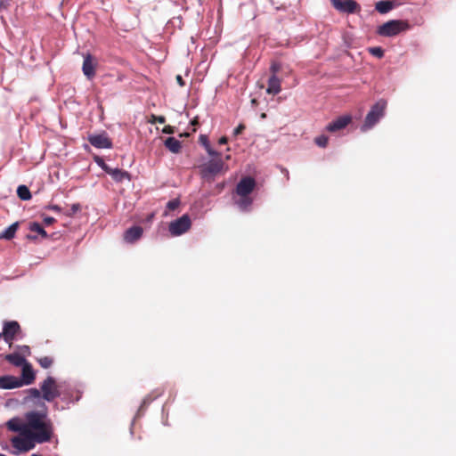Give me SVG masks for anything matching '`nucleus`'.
<instances>
[{
  "mask_svg": "<svg viewBox=\"0 0 456 456\" xmlns=\"http://www.w3.org/2000/svg\"><path fill=\"white\" fill-rule=\"evenodd\" d=\"M228 142V139L226 136H222L219 141H218V143L219 144H226Z\"/></svg>",
  "mask_w": 456,
  "mask_h": 456,
  "instance_id": "obj_42",
  "label": "nucleus"
},
{
  "mask_svg": "<svg viewBox=\"0 0 456 456\" xmlns=\"http://www.w3.org/2000/svg\"><path fill=\"white\" fill-rule=\"evenodd\" d=\"M180 205V200L178 199H175L169 200L167 204V208L170 211L175 210Z\"/></svg>",
  "mask_w": 456,
  "mask_h": 456,
  "instance_id": "obj_31",
  "label": "nucleus"
},
{
  "mask_svg": "<svg viewBox=\"0 0 456 456\" xmlns=\"http://www.w3.org/2000/svg\"><path fill=\"white\" fill-rule=\"evenodd\" d=\"M191 125H193V126L199 125L198 118H193V120L191 121Z\"/></svg>",
  "mask_w": 456,
  "mask_h": 456,
  "instance_id": "obj_44",
  "label": "nucleus"
},
{
  "mask_svg": "<svg viewBox=\"0 0 456 456\" xmlns=\"http://www.w3.org/2000/svg\"><path fill=\"white\" fill-rule=\"evenodd\" d=\"M18 228L19 223H13L0 234V239L12 240V238H14Z\"/></svg>",
  "mask_w": 456,
  "mask_h": 456,
  "instance_id": "obj_22",
  "label": "nucleus"
},
{
  "mask_svg": "<svg viewBox=\"0 0 456 456\" xmlns=\"http://www.w3.org/2000/svg\"><path fill=\"white\" fill-rule=\"evenodd\" d=\"M176 82L177 84L180 86H185V82L183 78V77L181 75H177L176 77Z\"/></svg>",
  "mask_w": 456,
  "mask_h": 456,
  "instance_id": "obj_39",
  "label": "nucleus"
},
{
  "mask_svg": "<svg viewBox=\"0 0 456 456\" xmlns=\"http://www.w3.org/2000/svg\"><path fill=\"white\" fill-rule=\"evenodd\" d=\"M28 432H30V430H28V428L23 427L22 433H21L23 437L13 438L12 445L15 448H17L20 451H23V452H28V451L31 450L34 447L35 441L28 436Z\"/></svg>",
  "mask_w": 456,
  "mask_h": 456,
  "instance_id": "obj_9",
  "label": "nucleus"
},
{
  "mask_svg": "<svg viewBox=\"0 0 456 456\" xmlns=\"http://www.w3.org/2000/svg\"><path fill=\"white\" fill-rule=\"evenodd\" d=\"M46 208L56 211V212L61 211V208L58 205H49L46 207Z\"/></svg>",
  "mask_w": 456,
  "mask_h": 456,
  "instance_id": "obj_40",
  "label": "nucleus"
},
{
  "mask_svg": "<svg viewBox=\"0 0 456 456\" xmlns=\"http://www.w3.org/2000/svg\"><path fill=\"white\" fill-rule=\"evenodd\" d=\"M88 142L91 145L98 149L112 148V142L105 132L99 134L89 135Z\"/></svg>",
  "mask_w": 456,
  "mask_h": 456,
  "instance_id": "obj_10",
  "label": "nucleus"
},
{
  "mask_svg": "<svg viewBox=\"0 0 456 456\" xmlns=\"http://www.w3.org/2000/svg\"><path fill=\"white\" fill-rule=\"evenodd\" d=\"M409 28L410 25L406 20H392L379 26L377 33L382 37H394Z\"/></svg>",
  "mask_w": 456,
  "mask_h": 456,
  "instance_id": "obj_3",
  "label": "nucleus"
},
{
  "mask_svg": "<svg viewBox=\"0 0 456 456\" xmlns=\"http://www.w3.org/2000/svg\"><path fill=\"white\" fill-rule=\"evenodd\" d=\"M164 145L173 153H179L182 149V143L175 137H168L165 140Z\"/></svg>",
  "mask_w": 456,
  "mask_h": 456,
  "instance_id": "obj_20",
  "label": "nucleus"
},
{
  "mask_svg": "<svg viewBox=\"0 0 456 456\" xmlns=\"http://www.w3.org/2000/svg\"><path fill=\"white\" fill-rule=\"evenodd\" d=\"M7 426H8L10 430L16 431V432L17 431H20L22 433L23 428H21V426L14 423L13 420L8 421Z\"/></svg>",
  "mask_w": 456,
  "mask_h": 456,
  "instance_id": "obj_33",
  "label": "nucleus"
},
{
  "mask_svg": "<svg viewBox=\"0 0 456 456\" xmlns=\"http://www.w3.org/2000/svg\"><path fill=\"white\" fill-rule=\"evenodd\" d=\"M95 160L98 163V165L101 166L102 167L103 164H105L103 162V160L101 158H99V157H97Z\"/></svg>",
  "mask_w": 456,
  "mask_h": 456,
  "instance_id": "obj_43",
  "label": "nucleus"
},
{
  "mask_svg": "<svg viewBox=\"0 0 456 456\" xmlns=\"http://www.w3.org/2000/svg\"><path fill=\"white\" fill-rule=\"evenodd\" d=\"M148 122L151 124H156V123L164 124L166 122V118L164 116H157V115L151 114Z\"/></svg>",
  "mask_w": 456,
  "mask_h": 456,
  "instance_id": "obj_29",
  "label": "nucleus"
},
{
  "mask_svg": "<svg viewBox=\"0 0 456 456\" xmlns=\"http://www.w3.org/2000/svg\"><path fill=\"white\" fill-rule=\"evenodd\" d=\"M387 102L380 100L377 102L367 114L364 123L362 126L363 131L371 128L384 116Z\"/></svg>",
  "mask_w": 456,
  "mask_h": 456,
  "instance_id": "obj_4",
  "label": "nucleus"
},
{
  "mask_svg": "<svg viewBox=\"0 0 456 456\" xmlns=\"http://www.w3.org/2000/svg\"><path fill=\"white\" fill-rule=\"evenodd\" d=\"M281 91V79L277 75H272L268 79V87L266 89L269 94H278Z\"/></svg>",
  "mask_w": 456,
  "mask_h": 456,
  "instance_id": "obj_19",
  "label": "nucleus"
},
{
  "mask_svg": "<svg viewBox=\"0 0 456 456\" xmlns=\"http://www.w3.org/2000/svg\"><path fill=\"white\" fill-rule=\"evenodd\" d=\"M240 199L238 200L237 203L241 209L246 210L252 204V199L249 198V196H240Z\"/></svg>",
  "mask_w": 456,
  "mask_h": 456,
  "instance_id": "obj_26",
  "label": "nucleus"
},
{
  "mask_svg": "<svg viewBox=\"0 0 456 456\" xmlns=\"http://www.w3.org/2000/svg\"><path fill=\"white\" fill-rule=\"evenodd\" d=\"M5 359L14 366H22L27 362L25 358L17 353L7 354Z\"/></svg>",
  "mask_w": 456,
  "mask_h": 456,
  "instance_id": "obj_23",
  "label": "nucleus"
},
{
  "mask_svg": "<svg viewBox=\"0 0 456 456\" xmlns=\"http://www.w3.org/2000/svg\"><path fill=\"white\" fill-rule=\"evenodd\" d=\"M28 393L30 398H39L42 396L41 389L30 388L28 390Z\"/></svg>",
  "mask_w": 456,
  "mask_h": 456,
  "instance_id": "obj_32",
  "label": "nucleus"
},
{
  "mask_svg": "<svg viewBox=\"0 0 456 456\" xmlns=\"http://www.w3.org/2000/svg\"><path fill=\"white\" fill-rule=\"evenodd\" d=\"M148 400H150V399H149V398H145V399L143 400V403H145Z\"/></svg>",
  "mask_w": 456,
  "mask_h": 456,
  "instance_id": "obj_46",
  "label": "nucleus"
},
{
  "mask_svg": "<svg viewBox=\"0 0 456 456\" xmlns=\"http://www.w3.org/2000/svg\"><path fill=\"white\" fill-rule=\"evenodd\" d=\"M17 195L22 200H28L32 197L29 189L26 185H20L18 187Z\"/></svg>",
  "mask_w": 456,
  "mask_h": 456,
  "instance_id": "obj_24",
  "label": "nucleus"
},
{
  "mask_svg": "<svg viewBox=\"0 0 456 456\" xmlns=\"http://www.w3.org/2000/svg\"><path fill=\"white\" fill-rule=\"evenodd\" d=\"M42 408L41 411H29L25 415L27 423L24 427L30 430L28 436L38 444L49 442L53 431V423L47 419V407L44 403Z\"/></svg>",
  "mask_w": 456,
  "mask_h": 456,
  "instance_id": "obj_1",
  "label": "nucleus"
},
{
  "mask_svg": "<svg viewBox=\"0 0 456 456\" xmlns=\"http://www.w3.org/2000/svg\"><path fill=\"white\" fill-rule=\"evenodd\" d=\"M27 238H28V240H36V239H37V237H36V236H33V235H30V234H28V235L27 236Z\"/></svg>",
  "mask_w": 456,
  "mask_h": 456,
  "instance_id": "obj_45",
  "label": "nucleus"
},
{
  "mask_svg": "<svg viewBox=\"0 0 456 456\" xmlns=\"http://www.w3.org/2000/svg\"><path fill=\"white\" fill-rule=\"evenodd\" d=\"M329 137L325 134H321L314 138V142L316 145L322 148H325L328 144Z\"/></svg>",
  "mask_w": 456,
  "mask_h": 456,
  "instance_id": "obj_28",
  "label": "nucleus"
},
{
  "mask_svg": "<svg viewBox=\"0 0 456 456\" xmlns=\"http://www.w3.org/2000/svg\"><path fill=\"white\" fill-rule=\"evenodd\" d=\"M256 187V181L250 176L243 177L236 186V193L239 196H249Z\"/></svg>",
  "mask_w": 456,
  "mask_h": 456,
  "instance_id": "obj_11",
  "label": "nucleus"
},
{
  "mask_svg": "<svg viewBox=\"0 0 456 456\" xmlns=\"http://www.w3.org/2000/svg\"><path fill=\"white\" fill-rule=\"evenodd\" d=\"M22 387V382L20 378L14 376H2L0 377V388L12 389Z\"/></svg>",
  "mask_w": 456,
  "mask_h": 456,
  "instance_id": "obj_17",
  "label": "nucleus"
},
{
  "mask_svg": "<svg viewBox=\"0 0 456 456\" xmlns=\"http://www.w3.org/2000/svg\"><path fill=\"white\" fill-rule=\"evenodd\" d=\"M369 52L378 58H382L384 56V51L381 47H372L370 48Z\"/></svg>",
  "mask_w": 456,
  "mask_h": 456,
  "instance_id": "obj_30",
  "label": "nucleus"
},
{
  "mask_svg": "<svg viewBox=\"0 0 456 456\" xmlns=\"http://www.w3.org/2000/svg\"><path fill=\"white\" fill-rule=\"evenodd\" d=\"M175 132V127L170 126V125H167L163 129H162V133L164 134H172Z\"/></svg>",
  "mask_w": 456,
  "mask_h": 456,
  "instance_id": "obj_36",
  "label": "nucleus"
},
{
  "mask_svg": "<svg viewBox=\"0 0 456 456\" xmlns=\"http://www.w3.org/2000/svg\"><path fill=\"white\" fill-rule=\"evenodd\" d=\"M191 219L187 215H183L169 224V232L173 236H179L186 232L191 227Z\"/></svg>",
  "mask_w": 456,
  "mask_h": 456,
  "instance_id": "obj_7",
  "label": "nucleus"
},
{
  "mask_svg": "<svg viewBox=\"0 0 456 456\" xmlns=\"http://www.w3.org/2000/svg\"><path fill=\"white\" fill-rule=\"evenodd\" d=\"M20 333V326L16 321L5 322L3 332H1L5 342L11 346L16 336Z\"/></svg>",
  "mask_w": 456,
  "mask_h": 456,
  "instance_id": "obj_8",
  "label": "nucleus"
},
{
  "mask_svg": "<svg viewBox=\"0 0 456 456\" xmlns=\"http://www.w3.org/2000/svg\"><path fill=\"white\" fill-rule=\"evenodd\" d=\"M29 230L31 232H37V234H39L42 238H45L46 239L48 237V234L47 232L45 231V229L43 228V226L37 223V222H33V223H30L29 224Z\"/></svg>",
  "mask_w": 456,
  "mask_h": 456,
  "instance_id": "obj_25",
  "label": "nucleus"
},
{
  "mask_svg": "<svg viewBox=\"0 0 456 456\" xmlns=\"http://www.w3.org/2000/svg\"><path fill=\"white\" fill-rule=\"evenodd\" d=\"M43 221H44V224L47 226L51 225L56 222L55 218H53L52 216H45Z\"/></svg>",
  "mask_w": 456,
  "mask_h": 456,
  "instance_id": "obj_37",
  "label": "nucleus"
},
{
  "mask_svg": "<svg viewBox=\"0 0 456 456\" xmlns=\"http://www.w3.org/2000/svg\"><path fill=\"white\" fill-rule=\"evenodd\" d=\"M351 122L350 116H342L338 118L336 120L330 122L327 126L326 130L334 133L344 129Z\"/></svg>",
  "mask_w": 456,
  "mask_h": 456,
  "instance_id": "obj_15",
  "label": "nucleus"
},
{
  "mask_svg": "<svg viewBox=\"0 0 456 456\" xmlns=\"http://www.w3.org/2000/svg\"><path fill=\"white\" fill-rule=\"evenodd\" d=\"M10 4V0H0V9H6Z\"/></svg>",
  "mask_w": 456,
  "mask_h": 456,
  "instance_id": "obj_38",
  "label": "nucleus"
},
{
  "mask_svg": "<svg viewBox=\"0 0 456 456\" xmlns=\"http://www.w3.org/2000/svg\"><path fill=\"white\" fill-rule=\"evenodd\" d=\"M36 375L31 364L28 362H25L22 365L21 378L20 379V381L22 382V386H28L34 383Z\"/></svg>",
  "mask_w": 456,
  "mask_h": 456,
  "instance_id": "obj_14",
  "label": "nucleus"
},
{
  "mask_svg": "<svg viewBox=\"0 0 456 456\" xmlns=\"http://www.w3.org/2000/svg\"><path fill=\"white\" fill-rule=\"evenodd\" d=\"M397 5L395 0H381L375 4V10L380 14H386Z\"/></svg>",
  "mask_w": 456,
  "mask_h": 456,
  "instance_id": "obj_18",
  "label": "nucleus"
},
{
  "mask_svg": "<svg viewBox=\"0 0 456 456\" xmlns=\"http://www.w3.org/2000/svg\"><path fill=\"white\" fill-rule=\"evenodd\" d=\"M143 229L141 226H132L128 228L123 234V240L128 244H133L139 240L142 236Z\"/></svg>",
  "mask_w": 456,
  "mask_h": 456,
  "instance_id": "obj_13",
  "label": "nucleus"
},
{
  "mask_svg": "<svg viewBox=\"0 0 456 456\" xmlns=\"http://www.w3.org/2000/svg\"><path fill=\"white\" fill-rule=\"evenodd\" d=\"M42 397L47 402H53L60 397L61 392L54 378L49 376L41 384Z\"/></svg>",
  "mask_w": 456,
  "mask_h": 456,
  "instance_id": "obj_5",
  "label": "nucleus"
},
{
  "mask_svg": "<svg viewBox=\"0 0 456 456\" xmlns=\"http://www.w3.org/2000/svg\"><path fill=\"white\" fill-rule=\"evenodd\" d=\"M199 140H200V142L205 148V150L207 151V152L208 153L209 156H211V157H218L220 155V152H218V151H216L212 149L207 135L200 134Z\"/></svg>",
  "mask_w": 456,
  "mask_h": 456,
  "instance_id": "obj_21",
  "label": "nucleus"
},
{
  "mask_svg": "<svg viewBox=\"0 0 456 456\" xmlns=\"http://www.w3.org/2000/svg\"><path fill=\"white\" fill-rule=\"evenodd\" d=\"M246 129V126L244 124H240L234 130H233V135L238 136L239 134H242L243 131Z\"/></svg>",
  "mask_w": 456,
  "mask_h": 456,
  "instance_id": "obj_35",
  "label": "nucleus"
},
{
  "mask_svg": "<svg viewBox=\"0 0 456 456\" xmlns=\"http://www.w3.org/2000/svg\"><path fill=\"white\" fill-rule=\"evenodd\" d=\"M78 210H80V205L79 204H73L71 207L72 213H77Z\"/></svg>",
  "mask_w": 456,
  "mask_h": 456,
  "instance_id": "obj_41",
  "label": "nucleus"
},
{
  "mask_svg": "<svg viewBox=\"0 0 456 456\" xmlns=\"http://www.w3.org/2000/svg\"><path fill=\"white\" fill-rule=\"evenodd\" d=\"M37 362L44 369L50 368L53 363V359L50 356H43L37 359Z\"/></svg>",
  "mask_w": 456,
  "mask_h": 456,
  "instance_id": "obj_27",
  "label": "nucleus"
},
{
  "mask_svg": "<svg viewBox=\"0 0 456 456\" xmlns=\"http://www.w3.org/2000/svg\"><path fill=\"white\" fill-rule=\"evenodd\" d=\"M102 169L108 173L116 182H122L125 179L130 180V175L128 172L118 169L111 168L108 165L103 164Z\"/></svg>",
  "mask_w": 456,
  "mask_h": 456,
  "instance_id": "obj_16",
  "label": "nucleus"
},
{
  "mask_svg": "<svg viewBox=\"0 0 456 456\" xmlns=\"http://www.w3.org/2000/svg\"><path fill=\"white\" fill-rule=\"evenodd\" d=\"M96 66H97V61L94 60V58L90 53H87L86 55L84 56L82 71H83L84 75L89 80H91L94 77Z\"/></svg>",
  "mask_w": 456,
  "mask_h": 456,
  "instance_id": "obj_12",
  "label": "nucleus"
},
{
  "mask_svg": "<svg viewBox=\"0 0 456 456\" xmlns=\"http://www.w3.org/2000/svg\"><path fill=\"white\" fill-rule=\"evenodd\" d=\"M212 158L209 161L199 167L201 178L208 183H212L216 175L226 170L221 154L218 157Z\"/></svg>",
  "mask_w": 456,
  "mask_h": 456,
  "instance_id": "obj_2",
  "label": "nucleus"
},
{
  "mask_svg": "<svg viewBox=\"0 0 456 456\" xmlns=\"http://www.w3.org/2000/svg\"><path fill=\"white\" fill-rule=\"evenodd\" d=\"M281 64L278 63V62H273L272 65H271V72L273 73L272 75H276L280 69H281Z\"/></svg>",
  "mask_w": 456,
  "mask_h": 456,
  "instance_id": "obj_34",
  "label": "nucleus"
},
{
  "mask_svg": "<svg viewBox=\"0 0 456 456\" xmlns=\"http://www.w3.org/2000/svg\"><path fill=\"white\" fill-rule=\"evenodd\" d=\"M331 4L343 13L353 14L361 12V6L355 0H331Z\"/></svg>",
  "mask_w": 456,
  "mask_h": 456,
  "instance_id": "obj_6",
  "label": "nucleus"
}]
</instances>
